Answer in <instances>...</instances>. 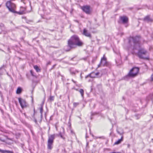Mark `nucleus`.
<instances>
[{
  "mask_svg": "<svg viewBox=\"0 0 153 153\" xmlns=\"http://www.w3.org/2000/svg\"><path fill=\"white\" fill-rule=\"evenodd\" d=\"M1 5H0V7H1Z\"/></svg>",
  "mask_w": 153,
  "mask_h": 153,
  "instance_id": "obj_51",
  "label": "nucleus"
},
{
  "mask_svg": "<svg viewBox=\"0 0 153 153\" xmlns=\"http://www.w3.org/2000/svg\"><path fill=\"white\" fill-rule=\"evenodd\" d=\"M41 118H42V114H41Z\"/></svg>",
  "mask_w": 153,
  "mask_h": 153,
  "instance_id": "obj_37",
  "label": "nucleus"
},
{
  "mask_svg": "<svg viewBox=\"0 0 153 153\" xmlns=\"http://www.w3.org/2000/svg\"><path fill=\"white\" fill-rule=\"evenodd\" d=\"M31 98H32V101H33V95L31 96Z\"/></svg>",
  "mask_w": 153,
  "mask_h": 153,
  "instance_id": "obj_39",
  "label": "nucleus"
},
{
  "mask_svg": "<svg viewBox=\"0 0 153 153\" xmlns=\"http://www.w3.org/2000/svg\"><path fill=\"white\" fill-rule=\"evenodd\" d=\"M82 10L87 14L90 13V7L88 6H84L82 7Z\"/></svg>",
  "mask_w": 153,
  "mask_h": 153,
  "instance_id": "obj_9",
  "label": "nucleus"
},
{
  "mask_svg": "<svg viewBox=\"0 0 153 153\" xmlns=\"http://www.w3.org/2000/svg\"><path fill=\"white\" fill-rule=\"evenodd\" d=\"M0 152L1 153H13V151L9 150H3L0 149Z\"/></svg>",
  "mask_w": 153,
  "mask_h": 153,
  "instance_id": "obj_14",
  "label": "nucleus"
},
{
  "mask_svg": "<svg viewBox=\"0 0 153 153\" xmlns=\"http://www.w3.org/2000/svg\"><path fill=\"white\" fill-rule=\"evenodd\" d=\"M59 135L61 137V138H62V139H63V140H65V137H63L61 133H60L59 134Z\"/></svg>",
  "mask_w": 153,
  "mask_h": 153,
  "instance_id": "obj_25",
  "label": "nucleus"
},
{
  "mask_svg": "<svg viewBox=\"0 0 153 153\" xmlns=\"http://www.w3.org/2000/svg\"><path fill=\"white\" fill-rule=\"evenodd\" d=\"M85 137H86V138L88 137L87 136V135H86Z\"/></svg>",
  "mask_w": 153,
  "mask_h": 153,
  "instance_id": "obj_43",
  "label": "nucleus"
},
{
  "mask_svg": "<svg viewBox=\"0 0 153 153\" xmlns=\"http://www.w3.org/2000/svg\"><path fill=\"white\" fill-rule=\"evenodd\" d=\"M79 92L80 93V94H81V96L82 97H84V90L82 89H80L79 90Z\"/></svg>",
  "mask_w": 153,
  "mask_h": 153,
  "instance_id": "obj_19",
  "label": "nucleus"
},
{
  "mask_svg": "<svg viewBox=\"0 0 153 153\" xmlns=\"http://www.w3.org/2000/svg\"><path fill=\"white\" fill-rule=\"evenodd\" d=\"M86 59H87V58H83V59L85 60Z\"/></svg>",
  "mask_w": 153,
  "mask_h": 153,
  "instance_id": "obj_38",
  "label": "nucleus"
},
{
  "mask_svg": "<svg viewBox=\"0 0 153 153\" xmlns=\"http://www.w3.org/2000/svg\"><path fill=\"white\" fill-rule=\"evenodd\" d=\"M151 78L152 80V81H153V74H152L151 75Z\"/></svg>",
  "mask_w": 153,
  "mask_h": 153,
  "instance_id": "obj_29",
  "label": "nucleus"
},
{
  "mask_svg": "<svg viewBox=\"0 0 153 153\" xmlns=\"http://www.w3.org/2000/svg\"><path fill=\"white\" fill-rule=\"evenodd\" d=\"M30 72L32 76H35L33 72V71L32 70H30Z\"/></svg>",
  "mask_w": 153,
  "mask_h": 153,
  "instance_id": "obj_26",
  "label": "nucleus"
},
{
  "mask_svg": "<svg viewBox=\"0 0 153 153\" xmlns=\"http://www.w3.org/2000/svg\"><path fill=\"white\" fill-rule=\"evenodd\" d=\"M71 73L73 74H75V72L74 71H72L71 72Z\"/></svg>",
  "mask_w": 153,
  "mask_h": 153,
  "instance_id": "obj_33",
  "label": "nucleus"
},
{
  "mask_svg": "<svg viewBox=\"0 0 153 153\" xmlns=\"http://www.w3.org/2000/svg\"><path fill=\"white\" fill-rule=\"evenodd\" d=\"M68 98L69 99V96H68Z\"/></svg>",
  "mask_w": 153,
  "mask_h": 153,
  "instance_id": "obj_50",
  "label": "nucleus"
},
{
  "mask_svg": "<svg viewBox=\"0 0 153 153\" xmlns=\"http://www.w3.org/2000/svg\"><path fill=\"white\" fill-rule=\"evenodd\" d=\"M9 48H8V50H9Z\"/></svg>",
  "mask_w": 153,
  "mask_h": 153,
  "instance_id": "obj_48",
  "label": "nucleus"
},
{
  "mask_svg": "<svg viewBox=\"0 0 153 153\" xmlns=\"http://www.w3.org/2000/svg\"><path fill=\"white\" fill-rule=\"evenodd\" d=\"M119 21H118L119 23L126 24L128 22V18L125 16H120L119 17Z\"/></svg>",
  "mask_w": 153,
  "mask_h": 153,
  "instance_id": "obj_7",
  "label": "nucleus"
},
{
  "mask_svg": "<svg viewBox=\"0 0 153 153\" xmlns=\"http://www.w3.org/2000/svg\"><path fill=\"white\" fill-rule=\"evenodd\" d=\"M74 59V58H71V60H72Z\"/></svg>",
  "mask_w": 153,
  "mask_h": 153,
  "instance_id": "obj_41",
  "label": "nucleus"
},
{
  "mask_svg": "<svg viewBox=\"0 0 153 153\" xmlns=\"http://www.w3.org/2000/svg\"><path fill=\"white\" fill-rule=\"evenodd\" d=\"M4 27V25L2 23H0V28L1 30V31L3 30L2 28Z\"/></svg>",
  "mask_w": 153,
  "mask_h": 153,
  "instance_id": "obj_21",
  "label": "nucleus"
},
{
  "mask_svg": "<svg viewBox=\"0 0 153 153\" xmlns=\"http://www.w3.org/2000/svg\"><path fill=\"white\" fill-rule=\"evenodd\" d=\"M101 63V66H104L106 65V59L105 57L104 56L102 57L100 61Z\"/></svg>",
  "mask_w": 153,
  "mask_h": 153,
  "instance_id": "obj_12",
  "label": "nucleus"
},
{
  "mask_svg": "<svg viewBox=\"0 0 153 153\" xmlns=\"http://www.w3.org/2000/svg\"><path fill=\"white\" fill-rule=\"evenodd\" d=\"M75 71H76L77 72H78V71H77L76 70Z\"/></svg>",
  "mask_w": 153,
  "mask_h": 153,
  "instance_id": "obj_47",
  "label": "nucleus"
},
{
  "mask_svg": "<svg viewBox=\"0 0 153 153\" xmlns=\"http://www.w3.org/2000/svg\"><path fill=\"white\" fill-rule=\"evenodd\" d=\"M147 53V51L143 48H140L139 50L137 52V56L141 59H146L145 56Z\"/></svg>",
  "mask_w": 153,
  "mask_h": 153,
  "instance_id": "obj_6",
  "label": "nucleus"
},
{
  "mask_svg": "<svg viewBox=\"0 0 153 153\" xmlns=\"http://www.w3.org/2000/svg\"><path fill=\"white\" fill-rule=\"evenodd\" d=\"M141 36H136L135 37H132L129 39L128 43L131 44V42L132 40L133 45V49L134 50H137L140 47Z\"/></svg>",
  "mask_w": 153,
  "mask_h": 153,
  "instance_id": "obj_2",
  "label": "nucleus"
},
{
  "mask_svg": "<svg viewBox=\"0 0 153 153\" xmlns=\"http://www.w3.org/2000/svg\"><path fill=\"white\" fill-rule=\"evenodd\" d=\"M83 34L86 36L89 37L90 39H91L92 36L91 33L85 28L83 29Z\"/></svg>",
  "mask_w": 153,
  "mask_h": 153,
  "instance_id": "obj_10",
  "label": "nucleus"
},
{
  "mask_svg": "<svg viewBox=\"0 0 153 153\" xmlns=\"http://www.w3.org/2000/svg\"><path fill=\"white\" fill-rule=\"evenodd\" d=\"M25 10L26 8L25 7H21L20 11L19 12L16 11V12H15V13H17L19 15H22L25 13Z\"/></svg>",
  "mask_w": 153,
  "mask_h": 153,
  "instance_id": "obj_11",
  "label": "nucleus"
},
{
  "mask_svg": "<svg viewBox=\"0 0 153 153\" xmlns=\"http://www.w3.org/2000/svg\"><path fill=\"white\" fill-rule=\"evenodd\" d=\"M2 33V31L0 32V34Z\"/></svg>",
  "mask_w": 153,
  "mask_h": 153,
  "instance_id": "obj_44",
  "label": "nucleus"
},
{
  "mask_svg": "<svg viewBox=\"0 0 153 153\" xmlns=\"http://www.w3.org/2000/svg\"><path fill=\"white\" fill-rule=\"evenodd\" d=\"M55 65H54L51 68V69H52L54 67V66Z\"/></svg>",
  "mask_w": 153,
  "mask_h": 153,
  "instance_id": "obj_36",
  "label": "nucleus"
},
{
  "mask_svg": "<svg viewBox=\"0 0 153 153\" xmlns=\"http://www.w3.org/2000/svg\"><path fill=\"white\" fill-rule=\"evenodd\" d=\"M34 111V114H33V117H34V114H35V108H34V111Z\"/></svg>",
  "mask_w": 153,
  "mask_h": 153,
  "instance_id": "obj_32",
  "label": "nucleus"
},
{
  "mask_svg": "<svg viewBox=\"0 0 153 153\" xmlns=\"http://www.w3.org/2000/svg\"><path fill=\"white\" fill-rule=\"evenodd\" d=\"M6 6L9 11L13 13H15L16 11L15 10L16 6L15 4L11 2V1H7L5 4Z\"/></svg>",
  "mask_w": 153,
  "mask_h": 153,
  "instance_id": "obj_5",
  "label": "nucleus"
},
{
  "mask_svg": "<svg viewBox=\"0 0 153 153\" xmlns=\"http://www.w3.org/2000/svg\"><path fill=\"white\" fill-rule=\"evenodd\" d=\"M123 137L122 136L121 139L118 140L117 141L115 142L114 143V145H118L120 144L121 142L123 141Z\"/></svg>",
  "mask_w": 153,
  "mask_h": 153,
  "instance_id": "obj_15",
  "label": "nucleus"
},
{
  "mask_svg": "<svg viewBox=\"0 0 153 153\" xmlns=\"http://www.w3.org/2000/svg\"><path fill=\"white\" fill-rule=\"evenodd\" d=\"M116 63H117V61H116Z\"/></svg>",
  "mask_w": 153,
  "mask_h": 153,
  "instance_id": "obj_52",
  "label": "nucleus"
},
{
  "mask_svg": "<svg viewBox=\"0 0 153 153\" xmlns=\"http://www.w3.org/2000/svg\"><path fill=\"white\" fill-rule=\"evenodd\" d=\"M44 103V102H43L42 103V104H41V107H43V105Z\"/></svg>",
  "mask_w": 153,
  "mask_h": 153,
  "instance_id": "obj_31",
  "label": "nucleus"
},
{
  "mask_svg": "<svg viewBox=\"0 0 153 153\" xmlns=\"http://www.w3.org/2000/svg\"><path fill=\"white\" fill-rule=\"evenodd\" d=\"M94 73L93 74V76H95V78L96 77V76L100 74L99 72H97L96 73H95L94 72H93Z\"/></svg>",
  "mask_w": 153,
  "mask_h": 153,
  "instance_id": "obj_20",
  "label": "nucleus"
},
{
  "mask_svg": "<svg viewBox=\"0 0 153 153\" xmlns=\"http://www.w3.org/2000/svg\"><path fill=\"white\" fill-rule=\"evenodd\" d=\"M49 99L51 101H53L54 100V97L52 96H50V97Z\"/></svg>",
  "mask_w": 153,
  "mask_h": 153,
  "instance_id": "obj_22",
  "label": "nucleus"
},
{
  "mask_svg": "<svg viewBox=\"0 0 153 153\" xmlns=\"http://www.w3.org/2000/svg\"><path fill=\"white\" fill-rule=\"evenodd\" d=\"M34 121L36 123H37V121L36 119H35Z\"/></svg>",
  "mask_w": 153,
  "mask_h": 153,
  "instance_id": "obj_34",
  "label": "nucleus"
},
{
  "mask_svg": "<svg viewBox=\"0 0 153 153\" xmlns=\"http://www.w3.org/2000/svg\"><path fill=\"white\" fill-rule=\"evenodd\" d=\"M22 91V89L20 87H19L18 88L16 91V93L17 94H20L21 93Z\"/></svg>",
  "mask_w": 153,
  "mask_h": 153,
  "instance_id": "obj_18",
  "label": "nucleus"
},
{
  "mask_svg": "<svg viewBox=\"0 0 153 153\" xmlns=\"http://www.w3.org/2000/svg\"><path fill=\"white\" fill-rule=\"evenodd\" d=\"M40 111L41 114H42L43 112V108L42 107H41L40 109Z\"/></svg>",
  "mask_w": 153,
  "mask_h": 153,
  "instance_id": "obj_24",
  "label": "nucleus"
},
{
  "mask_svg": "<svg viewBox=\"0 0 153 153\" xmlns=\"http://www.w3.org/2000/svg\"><path fill=\"white\" fill-rule=\"evenodd\" d=\"M33 68L37 72H39L41 71V69L37 65L34 66Z\"/></svg>",
  "mask_w": 153,
  "mask_h": 153,
  "instance_id": "obj_16",
  "label": "nucleus"
},
{
  "mask_svg": "<svg viewBox=\"0 0 153 153\" xmlns=\"http://www.w3.org/2000/svg\"><path fill=\"white\" fill-rule=\"evenodd\" d=\"M130 145L129 144H128V147H130Z\"/></svg>",
  "mask_w": 153,
  "mask_h": 153,
  "instance_id": "obj_40",
  "label": "nucleus"
},
{
  "mask_svg": "<svg viewBox=\"0 0 153 153\" xmlns=\"http://www.w3.org/2000/svg\"><path fill=\"white\" fill-rule=\"evenodd\" d=\"M56 136L55 134L49 135L47 143V148L51 150L53 148V144Z\"/></svg>",
  "mask_w": 153,
  "mask_h": 153,
  "instance_id": "obj_4",
  "label": "nucleus"
},
{
  "mask_svg": "<svg viewBox=\"0 0 153 153\" xmlns=\"http://www.w3.org/2000/svg\"><path fill=\"white\" fill-rule=\"evenodd\" d=\"M94 73L93 72H92L90 74H89L88 75H87L85 77V78H87L88 77H90L91 78H94L95 76H93V74Z\"/></svg>",
  "mask_w": 153,
  "mask_h": 153,
  "instance_id": "obj_17",
  "label": "nucleus"
},
{
  "mask_svg": "<svg viewBox=\"0 0 153 153\" xmlns=\"http://www.w3.org/2000/svg\"><path fill=\"white\" fill-rule=\"evenodd\" d=\"M117 132L118 134H121L119 132V131H117Z\"/></svg>",
  "mask_w": 153,
  "mask_h": 153,
  "instance_id": "obj_42",
  "label": "nucleus"
},
{
  "mask_svg": "<svg viewBox=\"0 0 153 153\" xmlns=\"http://www.w3.org/2000/svg\"><path fill=\"white\" fill-rule=\"evenodd\" d=\"M101 66V63L100 62V64L98 65L97 68L100 67Z\"/></svg>",
  "mask_w": 153,
  "mask_h": 153,
  "instance_id": "obj_28",
  "label": "nucleus"
},
{
  "mask_svg": "<svg viewBox=\"0 0 153 153\" xmlns=\"http://www.w3.org/2000/svg\"><path fill=\"white\" fill-rule=\"evenodd\" d=\"M150 97L152 100L153 99V94L150 95Z\"/></svg>",
  "mask_w": 153,
  "mask_h": 153,
  "instance_id": "obj_27",
  "label": "nucleus"
},
{
  "mask_svg": "<svg viewBox=\"0 0 153 153\" xmlns=\"http://www.w3.org/2000/svg\"><path fill=\"white\" fill-rule=\"evenodd\" d=\"M127 26H128V25H125V27H127Z\"/></svg>",
  "mask_w": 153,
  "mask_h": 153,
  "instance_id": "obj_46",
  "label": "nucleus"
},
{
  "mask_svg": "<svg viewBox=\"0 0 153 153\" xmlns=\"http://www.w3.org/2000/svg\"><path fill=\"white\" fill-rule=\"evenodd\" d=\"M116 63H117V61H116Z\"/></svg>",
  "mask_w": 153,
  "mask_h": 153,
  "instance_id": "obj_53",
  "label": "nucleus"
},
{
  "mask_svg": "<svg viewBox=\"0 0 153 153\" xmlns=\"http://www.w3.org/2000/svg\"><path fill=\"white\" fill-rule=\"evenodd\" d=\"M72 81L74 83H75L76 82L73 79H72Z\"/></svg>",
  "mask_w": 153,
  "mask_h": 153,
  "instance_id": "obj_35",
  "label": "nucleus"
},
{
  "mask_svg": "<svg viewBox=\"0 0 153 153\" xmlns=\"http://www.w3.org/2000/svg\"><path fill=\"white\" fill-rule=\"evenodd\" d=\"M79 104V103L78 102H74L73 103V105L74 107H76Z\"/></svg>",
  "mask_w": 153,
  "mask_h": 153,
  "instance_id": "obj_23",
  "label": "nucleus"
},
{
  "mask_svg": "<svg viewBox=\"0 0 153 153\" xmlns=\"http://www.w3.org/2000/svg\"><path fill=\"white\" fill-rule=\"evenodd\" d=\"M92 41V42H94V41H92H92Z\"/></svg>",
  "mask_w": 153,
  "mask_h": 153,
  "instance_id": "obj_49",
  "label": "nucleus"
},
{
  "mask_svg": "<svg viewBox=\"0 0 153 153\" xmlns=\"http://www.w3.org/2000/svg\"><path fill=\"white\" fill-rule=\"evenodd\" d=\"M83 45V43L80 40L78 36L74 35L68 40L67 45L65 47V50L66 51H68L77 46L81 47Z\"/></svg>",
  "mask_w": 153,
  "mask_h": 153,
  "instance_id": "obj_1",
  "label": "nucleus"
},
{
  "mask_svg": "<svg viewBox=\"0 0 153 153\" xmlns=\"http://www.w3.org/2000/svg\"><path fill=\"white\" fill-rule=\"evenodd\" d=\"M143 20L148 22H149L151 21L152 19L150 18L149 16H147L144 18Z\"/></svg>",
  "mask_w": 153,
  "mask_h": 153,
  "instance_id": "obj_13",
  "label": "nucleus"
},
{
  "mask_svg": "<svg viewBox=\"0 0 153 153\" xmlns=\"http://www.w3.org/2000/svg\"><path fill=\"white\" fill-rule=\"evenodd\" d=\"M44 103V102H43L42 103V104H41V107H43V105Z\"/></svg>",
  "mask_w": 153,
  "mask_h": 153,
  "instance_id": "obj_30",
  "label": "nucleus"
},
{
  "mask_svg": "<svg viewBox=\"0 0 153 153\" xmlns=\"http://www.w3.org/2000/svg\"><path fill=\"white\" fill-rule=\"evenodd\" d=\"M18 100L22 108H23L27 106V104L25 100L22 99L21 98H18Z\"/></svg>",
  "mask_w": 153,
  "mask_h": 153,
  "instance_id": "obj_8",
  "label": "nucleus"
},
{
  "mask_svg": "<svg viewBox=\"0 0 153 153\" xmlns=\"http://www.w3.org/2000/svg\"><path fill=\"white\" fill-rule=\"evenodd\" d=\"M33 90L32 91V92H31V93H32V94H33Z\"/></svg>",
  "mask_w": 153,
  "mask_h": 153,
  "instance_id": "obj_45",
  "label": "nucleus"
},
{
  "mask_svg": "<svg viewBox=\"0 0 153 153\" xmlns=\"http://www.w3.org/2000/svg\"><path fill=\"white\" fill-rule=\"evenodd\" d=\"M139 71V68L137 67H134L129 71L127 75L124 77L126 80H128L131 78H134L136 76Z\"/></svg>",
  "mask_w": 153,
  "mask_h": 153,
  "instance_id": "obj_3",
  "label": "nucleus"
}]
</instances>
